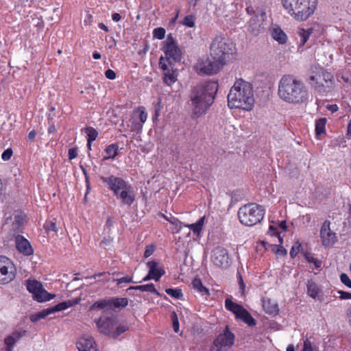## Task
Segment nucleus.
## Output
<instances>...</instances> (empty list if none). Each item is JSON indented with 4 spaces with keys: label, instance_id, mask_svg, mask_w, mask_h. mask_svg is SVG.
I'll list each match as a JSON object with an SVG mask.
<instances>
[{
    "label": "nucleus",
    "instance_id": "obj_52",
    "mask_svg": "<svg viewBox=\"0 0 351 351\" xmlns=\"http://www.w3.org/2000/svg\"><path fill=\"white\" fill-rule=\"evenodd\" d=\"M114 282H116L117 285H120L121 283H130L132 282V278L130 276H125L119 279L113 280Z\"/></svg>",
    "mask_w": 351,
    "mask_h": 351
},
{
    "label": "nucleus",
    "instance_id": "obj_63",
    "mask_svg": "<svg viewBox=\"0 0 351 351\" xmlns=\"http://www.w3.org/2000/svg\"><path fill=\"white\" fill-rule=\"evenodd\" d=\"M276 253L282 256H285L287 254V250L283 247H280L277 249Z\"/></svg>",
    "mask_w": 351,
    "mask_h": 351
},
{
    "label": "nucleus",
    "instance_id": "obj_6",
    "mask_svg": "<svg viewBox=\"0 0 351 351\" xmlns=\"http://www.w3.org/2000/svg\"><path fill=\"white\" fill-rule=\"evenodd\" d=\"M332 75L325 71H319L309 76L311 86L321 94L330 92L333 87Z\"/></svg>",
    "mask_w": 351,
    "mask_h": 351
},
{
    "label": "nucleus",
    "instance_id": "obj_16",
    "mask_svg": "<svg viewBox=\"0 0 351 351\" xmlns=\"http://www.w3.org/2000/svg\"><path fill=\"white\" fill-rule=\"evenodd\" d=\"M101 180L108 185L109 189L113 191L114 195L129 184L121 178L114 176L108 178L101 177Z\"/></svg>",
    "mask_w": 351,
    "mask_h": 351
},
{
    "label": "nucleus",
    "instance_id": "obj_37",
    "mask_svg": "<svg viewBox=\"0 0 351 351\" xmlns=\"http://www.w3.org/2000/svg\"><path fill=\"white\" fill-rule=\"evenodd\" d=\"M25 221V215L21 213H14L13 225H16L18 227L23 226Z\"/></svg>",
    "mask_w": 351,
    "mask_h": 351
},
{
    "label": "nucleus",
    "instance_id": "obj_14",
    "mask_svg": "<svg viewBox=\"0 0 351 351\" xmlns=\"http://www.w3.org/2000/svg\"><path fill=\"white\" fill-rule=\"evenodd\" d=\"M266 13L261 12L260 14H255L249 21V31L254 35L261 34L265 30V19Z\"/></svg>",
    "mask_w": 351,
    "mask_h": 351
},
{
    "label": "nucleus",
    "instance_id": "obj_22",
    "mask_svg": "<svg viewBox=\"0 0 351 351\" xmlns=\"http://www.w3.org/2000/svg\"><path fill=\"white\" fill-rule=\"evenodd\" d=\"M81 300L80 298H77L75 300H68L65 302H60L54 306L48 308V311L50 314L54 313L56 312L61 311L66 309L69 307H71L75 304H77Z\"/></svg>",
    "mask_w": 351,
    "mask_h": 351
},
{
    "label": "nucleus",
    "instance_id": "obj_48",
    "mask_svg": "<svg viewBox=\"0 0 351 351\" xmlns=\"http://www.w3.org/2000/svg\"><path fill=\"white\" fill-rule=\"evenodd\" d=\"M340 280L343 284L346 285L348 287L351 288V280L347 274H341L340 276Z\"/></svg>",
    "mask_w": 351,
    "mask_h": 351
},
{
    "label": "nucleus",
    "instance_id": "obj_59",
    "mask_svg": "<svg viewBox=\"0 0 351 351\" xmlns=\"http://www.w3.org/2000/svg\"><path fill=\"white\" fill-rule=\"evenodd\" d=\"M159 65L160 66V68L163 70V71H167L168 70V66L167 65L165 64V58L163 57H160V60H159Z\"/></svg>",
    "mask_w": 351,
    "mask_h": 351
},
{
    "label": "nucleus",
    "instance_id": "obj_46",
    "mask_svg": "<svg viewBox=\"0 0 351 351\" xmlns=\"http://www.w3.org/2000/svg\"><path fill=\"white\" fill-rule=\"evenodd\" d=\"M300 244L298 242H296L293 245V247H291V249L290 250V256H291V258H295L296 256V255L300 252Z\"/></svg>",
    "mask_w": 351,
    "mask_h": 351
},
{
    "label": "nucleus",
    "instance_id": "obj_60",
    "mask_svg": "<svg viewBox=\"0 0 351 351\" xmlns=\"http://www.w3.org/2000/svg\"><path fill=\"white\" fill-rule=\"evenodd\" d=\"M84 22L86 25H91L93 23V16L90 14L88 13L86 14V18L84 19Z\"/></svg>",
    "mask_w": 351,
    "mask_h": 351
},
{
    "label": "nucleus",
    "instance_id": "obj_50",
    "mask_svg": "<svg viewBox=\"0 0 351 351\" xmlns=\"http://www.w3.org/2000/svg\"><path fill=\"white\" fill-rule=\"evenodd\" d=\"M12 154H13V152H12V149L11 148H8L7 149H5L2 155H1V158L2 159L4 160V161H8L10 159V158L12 157Z\"/></svg>",
    "mask_w": 351,
    "mask_h": 351
},
{
    "label": "nucleus",
    "instance_id": "obj_39",
    "mask_svg": "<svg viewBox=\"0 0 351 351\" xmlns=\"http://www.w3.org/2000/svg\"><path fill=\"white\" fill-rule=\"evenodd\" d=\"M165 292L168 295H169L171 297L176 298V299H180L183 296L182 290L180 289L168 288V289H166Z\"/></svg>",
    "mask_w": 351,
    "mask_h": 351
},
{
    "label": "nucleus",
    "instance_id": "obj_9",
    "mask_svg": "<svg viewBox=\"0 0 351 351\" xmlns=\"http://www.w3.org/2000/svg\"><path fill=\"white\" fill-rule=\"evenodd\" d=\"M26 287L28 291L33 295L34 300L39 302L49 301L55 298V295L48 293L42 283L36 280H26Z\"/></svg>",
    "mask_w": 351,
    "mask_h": 351
},
{
    "label": "nucleus",
    "instance_id": "obj_38",
    "mask_svg": "<svg viewBox=\"0 0 351 351\" xmlns=\"http://www.w3.org/2000/svg\"><path fill=\"white\" fill-rule=\"evenodd\" d=\"M84 131L88 135V140H89V141H95L98 136L97 131L92 127H87L84 128Z\"/></svg>",
    "mask_w": 351,
    "mask_h": 351
},
{
    "label": "nucleus",
    "instance_id": "obj_5",
    "mask_svg": "<svg viewBox=\"0 0 351 351\" xmlns=\"http://www.w3.org/2000/svg\"><path fill=\"white\" fill-rule=\"evenodd\" d=\"M234 49V45L231 42L222 36H217L210 45V56L225 64L226 57L232 54Z\"/></svg>",
    "mask_w": 351,
    "mask_h": 351
},
{
    "label": "nucleus",
    "instance_id": "obj_8",
    "mask_svg": "<svg viewBox=\"0 0 351 351\" xmlns=\"http://www.w3.org/2000/svg\"><path fill=\"white\" fill-rule=\"evenodd\" d=\"M317 5V0L300 1L291 16L298 21H305L314 13Z\"/></svg>",
    "mask_w": 351,
    "mask_h": 351
},
{
    "label": "nucleus",
    "instance_id": "obj_43",
    "mask_svg": "<svg viewBox=\"0 0 351 351\" xmlns=\"http://www.w3.org/2000/svg\"><path fill=\"white\" fill-rule=\"evenodd\" d=\"M304 254L306 260L308 263H313L316 269L321 268L322 262L320 261H318L317 259H316L315 258H314L313 256H311L309 254L305 253Z\"/></svg>",
    "mask_w": 351,
    "mask_h": 351
},
{
    "label": "nucleus",
    "instance_id": "obj_44",
    "mask_svg": "<svg viewBox=\"0 0 351 351\" xmlns=\"http://www.w3.org/2000/svg\"><path fill=\"white\" fill-rule=\"evenodd\" d=\"M165 35V29L162 27H158L154 29L153 36L154 38L158 39L164 38Z\"/></svg>",
    "mask_w": 351,
    "mask_h": 351
},
{
    "label": "nucleus",
    "instance_id": "obj_56",
    "mask_svg": "<svg viewBox=\"0 0 351 351\" xmlns=\"http://www.w3.org/2000/svg\"><path fill=\"white\" fill-rule=\"evenodd\" d=\"M105 75L107 78L110 80H114L116 77V73L112 69H108L105 72Z\"/></svg>",
    "mask_w": 351,
    "mask_h": 351
},
{
    "label": "nucleus",
    "instance_id": "obj_24",
    "mask_svg": "<svg viewBox=\"0 0 351 351\" xmlns=\"http://www.w3.org/2000/svg\"><path fill=\"white\" fill-rule=\"evenodd\" d=\"M109 309L123 308L128 304L127 298H108Z\"/></svg>",
    "mask_w": 351,
    "mask_h": 351
},
{
    "label": "nucleus",
    "instance_id": "obj_29",
    "mask_svg": "<svg viewBox=\"0 0 351 351\" xmlns=\"http://www.w3.org/2000/svg\"><path fill=\"white\" fill-rule=\"evenodd\" d=\"M226 308L232 311L236 317L243 311V307L237 303L233 302L230 299L227 298L225 301Z\"/></svg>",
    "mask_w": 351,
    "mask_h": 351
},
{
    "label": "nucleus",
    "instance_id": "obj_49",
    "mask_svg": "<svg viewBox=\"0 0 351 351\" xmlns=\"http://www.w3.org/2000/svg\"><path fill=\"white\" fill-rule=\"evenodd\" d=\"M172 322H173V328L176 332L179 331V322L177 317V315L175 313H173L171 315Z\"/></svg>",
    "mask_w": 351,
    "mask_h": 351
},
{
    "label": "nucleus",
    "instance_id": "obj_34",
    "mask_svg": "<svg viewBox=\"0 0 351 351\" xmlns=\"http://www.w3.org/2000/svg\"><path fill=\"white\" fill-rule=\"evenodd\" d=\"M326 123V119L320 118L317 120L315 123V132L317 136L323 134L325 132V125Z\"/></svg>",
    "mask_w": 351,
    "mask_h": 351
},
{
    "label": "nucleus",
    "instance_id": "obj_11",
    "mask_svg": "<svg viewBox=\"0 0 351 351\" xmlns=\"http://www.w3.org/2000/svg\"><path fill=\"white\" fill-rule=\"evenodd\" d=\"M164 52L165 53L166 60L170 65L181 60V51L171 34L167 36L165 43Z\"/></svg>",
    "mask_w": 351,
    "mask_h": 351
},
{
    "label": "nucleus",
    "instance_id": "obj_31",
    "mask_svg": "<svg viewBox=\"0 0 351 351\" xmlns=\"http://www.w3.org/2000/svg\"><path fill=\"white\" fill-rule=\"evenodd\" d=\"M193 288L199 291L202 295H208L209 290L203 285L202 280L199 278H195L192 281Z\"/></svg>",
    "mask_w": 351,
    "mask_h": 351
},
{
    "label": "nucleus",
    "instance_id": "obj_47",
    "mask_svg": "<svg viewBox=\"0 0 351 351\" xmlns=\"http://www.w3.org/2000/svg\"><path fill=\"white\" fill-rule=\"evenodd\" d=\"M164 82L167 85H171L175 82L174 75L173 73H165L164 76Z\"/></svg>",
    "mask_w": 351,
    "mask_h": 351
},
{
    "label": "nucleus",
    "instance_id": "obj_4",
    "mask_svg": "<svg viewBox=\"0 0 351 351\" xmlns=\"http://www.w3.org/2000/svg\"><path fill=\"white\" fill-rule=\"evenodd\" d=\"M264 215L263 206L253 203L241 206L238 211L240 222L247 226H252L261 222Z\"/></svg>",
    "mask_w": 351,
    "mask_h": 351
},
{
    "label": "nucleus",
    "instance_id": "obj_36",
    "mask_svg": "<svg viewBox=\"0 0 351 351\" xmlns=\"http://www.w3.org/2000/svg\"><path fill=\"white\" fill-rule=\"evenodd\" d=\"M109 309V302L108 299L97 301L95 302L90 308V310L95 309H104V308Z\"/></svg>",
    "mask_w": 351,
    "mask_h": 351
},
{
    "label": "nucleus",
    "instance_id": "obj_20",
    "mask_svg": "<svg viewBox=\"0 0 351 351\" xmlns=\"http://www.w3.org/2000/svg\"><path fill=\"white\" fill-rule=\"evenodd\" d=\"M16 246L17 250L25 256L32 255L34 252L30 243L21 235L15 237Z\"/></svg>",
    "mask_w": 351,
    "mask_h": 351
},
{
    "label": "nucleus",
    "instance_id": "obj_53",
    "mask_svg": "<svg viewBox=\"0 0 351 351\" xmlns=\"http://www.w3.org/2000/svg\"><path fill=\"white\" fill-rule=\"evenodd\" d=\"M238 283H239V289L240 291H241L242 294L243 295L244 294V291H245V283L243 282V278L241 275L240 273L238 274Z\"/></svg>",
    "mask_w": 351,
    "mask_h": 351
},
{
    "label": "nucleus",
    "instance_id": "obj_23",
    "mask_svg": "<svg viewBox=\"0 0 351 351\" xmlns=\"http://www.w3.org/2000/svg\"><path fill=\"white\" fill-rule=\"evenodd\" d=\"M27 331L25 330H16L11 335L8 336L5 340V344L6 346L14 347L16 342H17L21 337L25 336Z\"/></svg>",
    "mask_w": 351,
    "mask_h": 351
},
{
    "label": "nucleus",
    "instance_id": "obj_61",
    "mask_svg": "<svg viewBox=\"0 0 351 351\" xmlns=\"http://www.w3.org/2000/svg\"><path fill=\"white\" fill-rule=\"evenodd\" d=\"M153 252H154L153 247H147L145 251L144 256H145V257L147 258L149 256H151L153 254Z\"/></svg>",
    "mask_w": 351,
    "mask_h": 351
},
{
    "label": "nucleus",
    "instance_id": "obj_13",
    "mask_svg": "<svg viewBox=\"0 0 351 351\" xmlns=\"http://www.w3.org/2000/svg\"><path fill=\"white\" fill-rule=\"evenodd\" d=\"M330 222L326 220L320 230V237L322 245L325 247L332 246L337 241L336 234L330 228Z\"/></svg>",
    "mask_w": 351,
    "mask_h": 351
},
{
    "label": "nucleus",
    "instance_id": "obj_45",
    "mask_svg": "<svg viewBox=\"0 0 351 351\" xmlns=\"http://www.w3.org/2000/svg\"><path fill=\"white\" fill-rule=\"evenodd\" d=\"M194 20H195V19H194L193 16H192V15L186 16L183 19L182 24L187 27H193L195 25Z\"/></svg>",
    "mask_w": 351,
    "mask_h": 351
},
{
    "label": "nucleus",
    "instance_id": "obj_33",
    "mask_svg": "<svg viewBox=\"0 0 351 351\" xmlns=\"http://www.w3.org/2000/svg\"><path fill=\"white\" fill-rule=\"evenodd\" d=\"M117 151H118V145L117 144H111V145H108L105 149V152H106V154L108 155L107 157H105V159L114 158L117 155Z\"/></svg>",
    "mask_w": 351,
    "mask_h": 351
},
{
    "label": "nucleus",
    "instance_id": "obj_17",
    "mask_svg": "<svg viewBox=\"0 0 351 351\" xmlns=\"http://www.w3.org/2000/svg\"><path fill=\"white\" fill-rule=\"evenodd\" d=\"M115 324L116 322L114 318H106L105 320L99 319L97 322L100 332L111 337H112Z\"/></svg>",
    "mask_w": 351,
    "mask_h": 351
},
{
    "label": "nucleus",
    "instance_id": "obj_42",
    "mask_svg": "<svg viewBox=\"0 0 351 351\" xmlns=\"http://www.w3.org/2000/svg\"><path fill=\"white\" fill-rule=\"evenodd\" d=\"M128 330V327L126 325L120 324L116 327V330H114L112 338L116 339L122 333L125 332Z\"/></svg>",
    "mask_w": 351,
    "mask_h": 351
},
{
    "label": "nucleus",
    "instance_id": "obj_55",
    "mask_svg": "<svg viewBox=\"0 0 351 351\" xmlns=\"http://www.w3.org/2000/svg\"><path fill=\"white\" fill-rule=\"evenodd\" d=\"M45 227L49 231V230L54 231V232L57 231V230H56V224L53 221H49V222H47L45 224Z\"/></svg>",
    "mask_w": 351,
    "mask_h": 351
},
{
    "label": "nucleus",
    "instance_id": "obj_2",
    "mask_svg": "<svg viewBox=\"0 0 351 351\" xmlns=\"http://www.w3.org/2000/svg\"><path fill=\"white\" fill-rule=\"evenodd\" d=\"M278 95L289 104L305 103L308 99V93L304 83L291 75H284L281 77Z\"/></svg>",
    "mask_w": 351,
    "mask_h": 351
},
{
    "label": "nucleus",
    "instance_id": "obj_21",
    "mask_svg": "<svg viewBox=\"0 0 351 351\" xmlns=\"http://www.w3.org/2000/svg\"><path fill=\"white\" fill-rule=\"evenodd\" d=\"M158 263L154 261H149L147 263L149 267V273L152 275V276L155 277L154 280L156 282L159 281L161 276L165 274V270L158 267Z\"/></svg>",
    "mask_w": 351,
    "mask_h": 351
},
{
    "label": "nucleus",
    "instance_id": "obj_19",
    "mask_svg": "<svg viewBox=\"0 0 351 351\" xmlns=\"http://www.w3.org/2000/svg\"><path fill=\"white\" fill-rule=\"evenodd\" d=\"M79 351H97L93 338L89 335H84L77 342Z\"/></svg>",
    "mask_w": 351,
    "mask_h": 351
},
{
    "label": "nucleus",
    "instance_id": "obj_1",
    "mask_svg": "<svg viewBox=\"0 0 351 351\" xmlns=\"http://www.w3.org/2000/svg\"><path fill=\"white\" fill-rule=\"evenodd\" d=\"M219 85L215 82H206L194 86L190 93L191 108L193 118L206 113L215 100Z\"/></svg>",
    "mask_w": 351,
    "mask_h": 351
},
{
    "label": "nucleus",
    "instance_id": "obj_57",
    "mask_svg": "<svg viewBox=\"0 0 351 351\" xmlns=\"http://www.w3.org/2000/svg\"><path fill=\"white\" fill-rule=\"evenodd\" d=\"M191 230L193 231L194 233H197V234H199V232L201 231L202 230V228L200 227H198L197 225V223H193V224H190V225H188L187 226Z\"/></svg>",
    "mask_w": 351,
    "mask_h": 351
},
{
    "label": "nucleus",
    "instance_id": "obj_54",
    "mask_svg": "<svg viewBox=\"0 0 351 351\" xmlns=\"http://www.w3.org/2000/svg\"><path fill=\"white\" fill-rule=\"evenodd\" d=\"M69 158L73 160L77 156V147H73L69 149Z\"/></svg>",
    "mask_w": 351,
    "mask_h": 351
},
{
    "label": "nucleus",
    "instance_id": "obj_18",
    "mask_svg": "<svg viewBox=\"0 0 351 351\" xmlns=\"http://www.w3.org/2000/svg\"><path fill=\"white\" fill-rule=\"evenodd\" d=\"M121 200L123 204L130 206L135 201V193L132 186L128 184L116 195Z\"/></svg>",
    "mask_w": 351,
    "mask_h": 351
},
{
    "label": "nucleus",
    "instance_id": "obj_3",
    "mask_svg": "<svg viewBox=\"0 0 351 351\" xmlns=\"http://www.w3.org/2000/svg\"><path fill=\"white\" fill-rule=\"evenodd\" d=\"M254 104L252 86L242 79L237 80L228 95V105L230 108L250 110Z\"/></svg>",
    "mask_w": 351,
    "mask_h": 351
},
{
    "label": "nucleus",
    "instance_id": "obj_28",
    "mask_svg": "<svg viewBox=\"0 0 351 351\" xmlns=\"http://www.w3.org/2000/svg\"><path fill=\"white\" fill-rule=\"evenodd\" d=\"M128 290H139L141 291H147V292L153 293L157 295H160V293L155 289L154 285L152 283L144 285L130 287Z\"/></svg>",
    "mask_w": 351,
    "mask_h": 351
},
{
    "label": "nucleus",
    "instance_id": "obj_30",
    "mask_svg": "<svg viewBox=\"0 0 351 351\" xmlns=\"http://www.w3.org/2000/svg\"><path fill=\"white\" fill-rule=\"evenodd\" d=\"M271 34L273 38L280 44H284L287 42V35L280 28L274 29Z\"/></svg>",
    "mask_w": 351,
    "mask_h": 351
},
{
    "label": "nucleus",
    "instance_id": "obj_32",
    "mask_svg": "<svg viewBox=\"0 0 351 351\" xmlns=\"http://www.w3.org/2000/svg\"><path fill=\"white\" fill-rule=\"evenodd\" d=\"M307 291L311 297L315 298L318 293V287L313 281L308 280L307 283Z\"/></svg>",
    "mask_w": 351,
    "mask_h": 351
},
{
    "label": "nucleus",
    "instance_id": "obj_26",
    "mask_svg": "<svg viewBox=\"0 0 351 351\" xmlns=\"http://www.w3.org/2000/svg\"><path fill=\"white\" fill-rule=\"evenodd\" d=\"M312 28H308L306 30L304 29H300L297 33L296 39L300 45V47L304 46L309 38L310 35L313 33Z\"/></svg>",
    "mask_w": 351,
    "mask_h": 351
},
{
    "label": "nucleus",
    "instance_id": "obj_41",
    "mask_svg": "<svg viewBox=\"0 0 351 351\" xmlns=\"http://www.w3.org/2000/svg\"><path fill=\"white\" fill-rule=\"evenodd\" d=\"M118 109H119V108H117V109H114L110 112V121L114 123V124H117L119 121H121V125H123V119L121 117H119V116L117 113Z\"/></svg>",
    "mask_w": 351,
    "mask_h": 351
},
{
    "label": "nucleus",
    "instance_id": "obj_40",
    "mask_svg": "<svg viewBox=\"0 0 351 351\" xmlns=\"http://www.w3.org/2000/svg\"><path fill=\"white\" fill-rule=\"evenodd\" d=\"M136 114H138V119L141 123H144L147 120V113L143 110V108H138L133 112V116H135Z\"/></svg>",
    "mask_w": 351,
    "mask_h": 351
},
{
    "label": "nucleus",
    "instance_id": "obj_51",
    "mask_svg": "<svg viewBox=\"0 0 351 351\" xmlns=\"http://www.w3.org/2000/svg\"><path fill=\"white\" fill-rule=\"evenodd\" d=\"M313 348L312 343L309 341L308 339H306L304 341V346H303L302 351H313Z\"/></svg>",
    "mask_w": 351,
    "mask_h": 351
},
{
    "label": "nucleus",
    "instance_id": "obj_15",
    "mask_svg": "<svg viewBox=\"0 0 351 351\" xmlns=\"http://www.w3.org/2000/svg\"><path fill=\"white\" fill-rule=\"evenodd\" d=\"M228 251L223 247L218 246L213 251V262L217 267L226 268L229 265Z\"/></svg>",
    "mask_w": 351,
    "mask_h": 351
},
{
    "label": "nucleus",
    "instance_id": "obj_58",
    "mask_svg": "<svg viewBox=\"0 0 351 351\" xmlns=\"http://www.w3.org/2000/svg\"><path fill=\"white\" fill-rule=\"evenodd\" d=\"M80 167L82 169V172H83V173H84V176H85L86 183V186H87V189L88 190L89 189V179H88L87 171L86 170V169L82 165H80Z\"/></svg>",
    "mask_w": 351,
    "mask_h": 351
},
{
    "label": "nucleus",
    "instance_id": "obj_25",
    "mask_svg": "<svg viewBox=\"0 0 351 351\" xmlns=\"http://www.w3.org/2000/svg\"><path fill=\"white\" fill-rule=\"evenodd\" d=\"M263 308L265 312L269 315H276L279 311L276 302L271 299L263 300Z\"/></svg>",
    "mask_w": 351,
    "mask_h": 351
},
{
    "label": "nucleus",
    "instance_id": "obj_64",
    "mask_svg": "<svg viewBox=\"0 0 351 351\" xmlns=\"http://www.w3.org/2000/svg\"><path fill=\"white\" fill-rule=\"evenodd\" d=\"M327 108L328 110L331 111L332 112H335L338 110V106L336 104L328 105L327 106Z\"/></svg>",
    "mask_w": 351,
    "mask_h": 351
},
{
    "label": "nucleus",
    "instance_id": "obj_35",
    "mask_svg": "<svg viewBox=\"0 0 351 351\" xmlns=\"http://www.w3.org/2000/svg\"><path fill=\"white\" fill-rule=\"evenodd\" d=\"M49 315H50V313L48 311V308H46V309H43V311H41L36 314L32 315L29 318L32 322H36L40 320V319L45 318Z\"/></svg>",
    "mask_w": 351,
    "mask_h": 351
},
{
    "label": "nucleus",
    "instance_id": "obj_10",
    "mask_svg": "<svg viewBox=\"0 0 351 351\" xmlns=\"http://www.w3.org/2000/svg\"><path fill=\"white\" fill-rule=\"evenodd\" d=\"M234 335L229 330L226 326L223 333L219 334L214 340L210 351H228L234 344Z\"/></svg>",
    "mask_w": 351,
    "mask_h": 351
},
{
    "label": "nucleus",
    "instance_id": "obj_62",
    "mask_svg": "<svg viewBox=\"0 0 351 351\" xmlns=\"http://www.w3.org/2000/svg\"><path fill=\"white\" fill-rule=\"evenodd\" d=\"M133 124V130L139 131L142 129L143 123H141V122H134Z\"/></svg>",
    "mask_w": 351,
    "mask_h": 351
},
{
    "label": "nucleus",
    "instance_id": "obj_12",
    "mask_svg": "<svg viewBox=\"0 0 351 351\" xmlns=\"http://www.w3.org/2000/svg\"><path fill=\"white\" fill-rule=\"evenodd\" d=\"M15 267L6 256H0V283L6 284L15 277Z\"/></svg>",
    "mask_w": 351,
    "mask_h": 351
},
{
    "label": "nucleus",
    "instance_id": "obj_7",
    "mask_svg": "<svg viewBox=\"0 0 351 351\" xmlns=\"http://www.w3.org/2000/svg\"><path fill=\"white\" fill-rule=\"evenodd\" d=\"M223 65V63L219 62V60L210 56L201 58L195 67L199 73L213 75L218 72Z\"/></svg>",
    "mask_w": 351,
    "mask_h": 351
},
{
    "label": "nucleus",
    "instance_id": "obj_27",
    "mask_svg": "<svg viewBox=\"0 0 351 351\" xmlns=\"http://www.w3.org/2000/svg\"><path fill=\"white\" fill-rule=\"evenodd\" d=\"M236 317L243 321L249 326H254L256 324V320L252 317L250 313L244 308H243V311H241Z\"/></svg>",
    "mask_w": 351,
    "mask_h": 351
}]
</instances>
